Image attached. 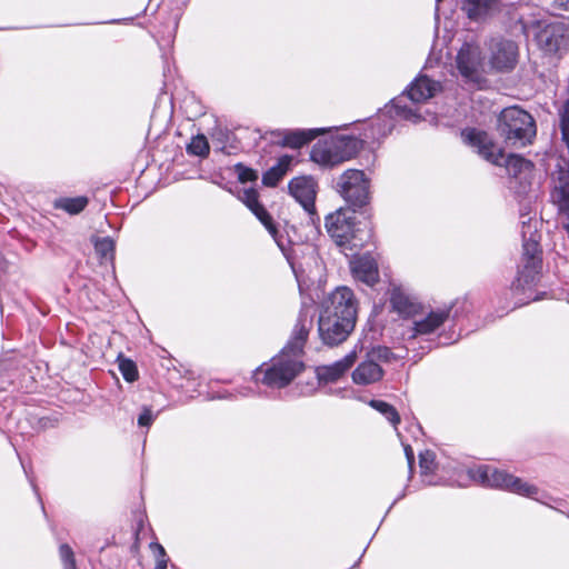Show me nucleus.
Returning a JSON list of instances; mask_svg holds the SVG:
<instances>
[{
  "label": "nucleus",
  "mask_w": 569,
  "mask_h": 569,
  "mask_svg": "<svg viewBox=\"0 0 569 569\" xmlns=\"http://www.w3.org/2000/svg\"><path fill=\"white\" fill-rule=\"evenodd\" d=\"M64 569H77V568H76V565H73V566L69 565V567H67Z\"/></svg>",
  "instance_id": "nucleus-44"
},
{
  "label": "nucleus",
  "mask_w": 569,
  "mask_h": 569,
  "mask_svg": "<svg viewBox=\"0 0 569 569\" xmlns=\"http://www.w3.org/2000/svg\"><path fill=\"white\" fill-rule=\"evenodd\" d=\"M119 369L123 376V378L132 382L138 378V370L133 361L123 359L119 363Z\"/></svg>",
  "instance_id": "nucleus-37"
},
{
  "label": "nucleus",
  "mask_w": 569,
  "mask_h": 569,
  "mask_svg": "<svg viewBox=\"0 0 569 569\" xmlns=\"http://www.w3.org/2000/svg\"><path fill=\"white\" fill-rule=\"evenodd\" d=\"M187 151L191 154L206 157L209 153V143L207 138L202 134L196 136L187 146Z\"/></svg>",
  "instance_id": "nucleus-34"
},
{
  "label": "nucleus",
  "mask_w": 569,
  "mask_h": 569,
  "mask_svg": "<svg viewBox=\"0 0 569 569\" xmlns=\"http://www.w3.org/2000/svg\"><path fill=\"white\" fill-rule=\"evenodd\" d=\"M461 9L470 20L483 21L500 10V0H463Z\"/></svg>",
  "instance_id": "nucleus-22"
},
{
  "label": "nucleus",
  "mask_w": 569,
  "mask_h": 569,
  "mask_svg": "<svg viewBox=\"0 0 569 569\" xmlns=\"http://www.w3.org/2000/svg\"><path fill=\"white\" fill-rule=\"evenodd\" d=\"M114 247V241L110 237L98 238L94 241V250L103 261H113Z\"/></svg>",
  "instance_id": "nucleus-32"
},
{
  "label": "nucleus",
  "mask_w": 569,
  "mask_h": 569,
  "mask_svg": "<svg viewBox=\"0 0 569 569\" xmlns=\"http://www.w3.org/2000/svg\"><path fill=\"white\" fill-rule=\"evenodd\" d=\"M332 140L343 162L353 158L362 147V141L353 136H332Z\"/></svg>",
  "instance_id": "nucleus-27"
},
{
  "label": "nucleus",
  "mask_w": 569,
  "mask_h": 569,
  "mask_svg": "<svg viewBox=\"0 0 569 569\" xmlns=\"http://www.w3.org/2000/svg\"><path fill=\"white\" fill-rule=\"evenodd\" d=\"M392 127H393V124H392V123H390V124L388 126V131H391Z\"/></svg>",
  "instance_id": "nucleus-45"
},
{
  "label": "nucleus",
  "mask_w": 569,
  "mask_h": 569,
  "mask_svg": "<svg viewBox=\"0 0 569 569\" xmlns=\"http://www.w3.org/2000/svg\"><path fill=\"white\" fill-rule=\"evenodd\" d=\"M468 475L475 482L490 488L507 490L509 492L538 500L537 486L523 481L505 470L492 466L481 465L468 470Z\"/></svg>",
  "instance_id": "nucleus-2"
},
{
  "label": "nucleus",
  "mask_w": 569,
  "mask_h": 569,
  "mask_svg": "<svg viewBox=\"0 0 569 569\" xmlns=\"http://www.w3.org/2000/svg\"><path fill=\"white\" fill-rule=\"evenodd\" d=\"M305 370L302 357L282 349L266 368H258L254 372L257 381L270 388H284Z\"/></svg>",
  "instance_id": "nucleus-3"
},
{
  "label": "nucleus",
  "mask_w": 569,
  "mask_h": 569,
  "mask_svg": "<svg viewBox=\"0 0 569 569\" xmlns=\"http://www.w3.org/2000/svg\"><path fill=\"white\" fill-rule=\"evenodd\" d=\"M312 328V318L305 310H301L293 328L291 339L282 349H288L298 356H303V347Z\"/></svg>",
  "instance_id": "nucleus-18"
},
{
  "label": "nucleus",
  "mask_w": 569,
  "mask_h": 569,
  "mask_svg": "<svg viewBox=\"0 0 569 569\" xmlns=\"http://www.w3.org/2000/svg\"><path fill=\"white\" fill-rule=\"evenodd\" d=\"M440 82L433 81L427 76L417 77L407 90V96L412 102H423L440 91Z\"/></svg>",
  "instance_id": "nucleus-23"
},
{
  "label": "nucleus",
  "mask_w": 569,
  "mask_h": 569,
  "mask_svg": "<svg viewBox=\"0 0 569 569\" xmlns=\"http://www.w3.org/2000/svg\"><path fill=\"white\" fill-rule=\"evenodd\" d=\"M368 357H370L375 362H390L392 360H397L398 357L387 347H377L373 348L369 353Z\"/></svg>",
  "instance_id": "nucleus-36"
},
{
  "label": "nucleus",
  "mask_w": 569,
  "mask_h": 569,
  "mask_svg": "<svg viewBox=\"0 0 569 569\" xmlns=\"http://www.w3.org/2000/svg\"><path fill=\"white\" fill-rule=\"evenodd\" d=\"M505 167L510 176L509 188L518 194L526 193L531 184L532 162L520 156L510 154L505 160Z\"/></svg>",
  "instance_id": "nucleus-11"
},
{
  "label": "nucleus",
  "mask_w": 569,
  "mask_h": 569,
  "mask_svg": "<svg viewBox=\"0 0 569 569\" xmlns=\"http://www.w3.org/2000/svg\"><path fill=\"white\" fill-rule=\"evenodd\" d=\"M558 212L561 218L563 229L569 232V201L558 206Z\"/></svg>",
  "instance_id": "nucleus-41"
},
{
  "label": "nucleus",
  "mask_w": 569,
  "mask_h": 569,
  "mask_svg": "<svg viewBox=\"0 0 569 569\" xmlns=\"http://www.w3.org/2000/svg\"><path fill=\"white\" fill-rule=\"evenodd\" d=\"M291 161L290 156L279 158L278 162L263 173L262 183L267 187H276L288 172Z\"/></svg>",
  "instance_id": "nucleus-28"
},
{
  "label": "nucleus",
  "mask_w": 569,
  "mask_h": 569,
  "mask_svg": "<svg viewBox=\"0 0 569 569\" xmlns=\"http://www.w3.org/2000/svg\"><path fill=\"white\" fill-rule=\"evenodd\" d=\"M456 63L463 78L470 81L478 80L483 69L480 47L475 43H465L458 51Z\"/></svg>",
  "instance_id": "nucleus-13"
},
{
  "label": "nucleus",
  "mask_w": 569,
  "mask_h": 569,
  "mask_svg": "<svg viewBox=\"0 0 569 569\" xmlns=\"http://www.w3.org/2000/svg\"><path fill=\"white\" fill-rule=\"evenodd\" d=\"M239 198L241 201L252 211V213L260 220V222L266 227L269 233L272 236L274 241L279 243L278 240V230L272 221L271 216L267 212L263 206L258 200V192L252 188H244Z\"/></svg>",
  "instance_id": "nucleus-15"
},
{
  "label": "nucleus",
  "mask_w": 569,
  "mask_h": 569,
  "mask_svg": "<svg viewBox=\"0 0 569 569\" xmlns=\"http://www.w3.org/2000/svg\"><path fill=\"white\" fill-rule=\"evenodd\" d=\"M89 199L84 196L73 198L63 197L54 200L53 207L66 211L69 214H78L88 206Z\"/></svg>",
  "instance_id": "nucleus-30"
},
{
  "label": "nucleus",
  "mask_w": 569,
  "mask_h": 569,
  "mask_svg": "<svg viewBox=\"0 0 569 569\" xmlns=\"http://www.w3.org/2000/svg\"><path fill=\"white\" fill-rule=\"evenodd\" d=\"M369 406L380 412L395 427L400 422V416L396 408L382 400H370Z\"/></svg>",
  "instance_id": "nucleus-33"
},
{
  "label": "nucleus",
  "mask_w": 569,
  "mask_h": 569,
  "mask_svg": "<svg viewBox=\"0 0 569 569\" xmlns=\"http://www.w3.org/2000/svg\"><path fill=\"white\" fill-rule=\"evenodd\" d=\"M310 158L313 162L323 167H335L343 162L332 137L318 141L312 147Z\"/></svg>",
  "instance_id": "nucleus-19"
},
{
  "label": "nucleus",
  "mask_w": 569,
  "mask_h": 569,
  "mask_svg": "<svg viewBox=\"0 0 569 569\" xmlns=\"http://www.w3.org/2000/svg\"><path fill=\"white\" fill-rule=\"evenodd\" d=\"M419 466H420L422 476H428V475L432 473L437 467L435 452H432L430 450L420 452Z\"/></svg>",
  "instance_id": "nucleus-35"
},
{
  "label": "nucleus",
  "mask_w": 569,
  "mask_h": 569,
  "mask_svg": "<svg viewBox=\"0 0 569 569\" xmlns=\"http://www.w3.org/2000/svg\"><path fill=\"white\" fill-rule=\"evenodd\" d=\"M553 2L566 11H569V0H553Z\"/></svg>",
  "instance_id": "nucleus-43"
},
{
  "label": "nucleus",
  "mask_w": 569,
  "mask_h": 569,
  "mask_svg": "<svg viewBox=\"0 0 569 569\" xmlns=\"http://www.w3.org/2000/svg\"><path fill=\"white\" fill-rule=\"evenodd\" d=\"M336 189L353 211L370 201V180L362 170H346L338 178Z\"/></svg>",
  "instance_id": "nucleus-6"
},
{
  "label": "nucleus",
  "mask_w": 569,
  "mask_h": 569,
  "mask_svg": "<svg viewBox=\"0 0 569 569\" xmlns=\"http://www.w3.org/2000/svg\"><path fill=\"white\" fill-rule=\"evenodd\" d=\"M463 142L470 146L476 152L488 162L500 166L505 158L503 151L499 148L492 139L481 130L466 129L461 132Z\"/></svg>",
  "instance_id": "nucleus-10"
},
{
  "label": "nucleus",
  "mask_w": 569,
  "mask_h": 569,
  "mask_svg": "<svg viewBox=\"0 0 569 569\" xmlns=\"http://www.w3.org/2000/svg\"><path fill=\"white\" fill-rule=\"evenodd\" d=\"M149 549L154 559V566L151 567L150 562L141 561L140 565L142 569H166L167 568V555L164 548L158 542H150Z\"/></svg>",
  "instance_id": "nucleus-31"
},
{
  "label": "nucleus",
  "mask_w": 569,
  "mask_h": 569,
  "mask_svg": "<svg viewBox=\"0 0 569 569\" xmlns=\"http://www.w3.org/2000/svg\"><path fill=\"white\" fill-rule=\"evenodd\" d=\"M450 316V308H442L428 312L425 317L413 320L409 338L413 339L417 336L430 335L441 327Z\"/></svg>",
  "instance_id": "nucleus-16"
},
{
  "label": "nucleus",
  "mask_w": 569,
  "mask_h": 569,
  "mask_svg": "<svg viewBox=\"0 0 569 569\" xmlns=\"http://www.w3.org/2000/svg\"><path fill=\"white\" fill-rule=\"evenodd\" d=\"M490 67L496 71H509L517 64L518 47L511 40L495 38L490 41Z\"/></svg>",
  "instance_id": "nucleus-12"
},
{
  "label": "nucleus",
  "mask_w": 569,
  "mask_h": 569,
  "mask_svg": "<svg viewBox=\"0 0 569 569\" xmlns=\"http://www.w3.org/2000/svg\"><path fill=\"white\" fill-rule=\"evenodd\" d=\"M537 42L548 54H562L569 49V24L555 21L545 26L537 34Z\"/></svg>",
  "instance_id": "nucleus-7"
},
{
  "label": "nucleus",
  "mask_w": 569,
  "mask_h": 569,
  "mask_svg": "<svg viewBox=\"0 0 569 569\" xmlns=\"http://www.w3.org/2000/svg\"><path fill=\"white\" fill-rule=\"evenodd\" d=\"M356 359V351H351L331 365L319 366L316 370L319 381L325 383L338 381L353 366Z\"/></svg>",
  "instance_id": "nucleus-20"
},
{
  "label": "nucleus",
  "mask_w": 569,
  "mask_h": 569,
  "mask_svg": "<svg viewBox=\"0 0 569 569\" xmlns=\"http://www.w3.org/2000/svg\"><path fill=\"white\" fill-rule=\"evenodd\" d=\"M352 209L340 208L326 218V229L341 251L348 256L363 246Z\"/></svg>",
  "instance_id": "nucleus-4"
},
{
  "label": "nucleus",
  "mask_w": 569,
  "mask_h": 569,
  "mask_svg": "<svg viewBox=\"0 0 569 569\" xmlns=\"http://www.w3.org/2000/svg\"><path fill=\"white\" fill-rule=\"evenodd\" d=\"M405 455H406V458L408 461L409 469L411 471L413 462H415V453H413L412 448L409 445L405 446Z\"/></svg>",
  "instance_id": "nucleus-42"
},
{
  "label": "nucleus",
  "mask_w": 569,
  "mask_h": 569,
  "mask_svg": "<svg viewBox=\"0 0 569 569\" xmlns=\"http://www.w3.org/2000/svg\"><path fill=\"white\" fill-rule=\"evenodd\" d=\"M521 236L523 239V252L521 269L519 270L517 289L531 288L538 280L541 269V250L539 248V236L537 233V221H532L528 214H521Z\"/></svg>",
  "instance_id": "nucleus-1"
},
{
  "label": "nucleus",
  "mask_w": 569,
  "mask_h": 569,
  "mask_svg": "<svg viewBox=\"0 0 569 569\" xmlns=\"http://www.w3.org/2000/svg\"><path fill=\"white\" fill-rule=\"evenodd\" d=\"M390 303L392 309L403 318H416L422 309L421 305L400 287L392 288Z\"/></svg>",
  "instance_id": "nucleus-21"
},
{
  "label": "nucleus",
  "mask_w": 569,
  "mask_h": 569,
  "mask_svg": "<svg viewBox=\"0 0 569 569\" xmlns=\"http://www.w3.org/2000/svg\"><path fill=\"white\" fill-rule=\"evenodd\" d=\"M356 322L348 318L320 313L318 332L322 342L333 347L342 343L355 329Z\"/></svg>",
  "instance_id": "nucleus-8"
},
{
  "label": "nucleus",
  "mask_w": 569,
  "mask_h": 569,
  "mask_svg": "<svg viewBox=\"0 0 569 569\" xmlns=\"http://www.w3.org/2000/svg\"><path fill=\"white\" fill-rule=\"evenodd\" d=\"M381 116H389L390 118L398 117L411 122H419L421 117L412 108L402 104V98L392 100L390 106H386Z\"/></svg>",
  "instance_id": "nucleus-29"
},
{
  "label": "nucleus",
  "mask_w": 569,
  "mask_h": 569,
  "mask_svg": "<svg viewBox=\"0 0 569 569\" xmlns=\"http://www.w3.org/2000/svg\"><path fill=\"white\" fill-rule=\"evenodd\" d=\"M321 313L343 317L350 321L357 320V301L352 290L348 287H339L322 303Z\"/></svg>",
  "instance_id": "nucleus-9"
},
{
  "label": "nucleus",
  "mask_w": 569,
  "mask_h": 569,
  "mask_svg": "<svg viewBox=\"0 0 569 569\" xmlns=\"http://www.w3.org/2000/svg\"><path fill=\"white\" fill-rule=\"evenodd\" d=\"M552 202L558 207L569 202V162L560 159L552 172Z\"/></svg>",
  "instance_id": "nucleus-17"
},
{
  "label": "nucleus",
  "mask_w": 569,
  "mask_h": 569,
  "mask_svg": "<svg viewBox=\"0 0 569 569\" xmlns=\"http://www.w3.org/2000/svg\"><path fill=\"white\" fill-rule=\"evenodd\" d=\"M383 376V370L379 363L370 357L362 361L352 372V380L357 385H370L379 381Z\"/></svg>",
  "instance_id": "nucleus-25"
},
{
  "label": "nucleus",
  "mask_w": 569,
  "mask_h": 569,
  "mask_svg": "<svg viewBox=\"0 0 569 569\" xmlns=\"http://www.w3.org/2000/svg\"><path fill=\"white\" fill-rule=\"evenodd\" d=\"M330 129L320 128V129H308V130H288L283 132L282 144L286 147H290L293 149L301 148L302 146L309 143L318 136L329 132Z\"/></svg>",
  "instance_id": "nucleus-26"
},
{
  "label": "nucleus",
  "mask_w": 569,
  "mask_h": 569,
  "mask_svg": "<svg viewBox=\"0 0 569 569\" xmlns=\"http://www.w3.org/2000/svg\"><path fill=\"white\" fill-rule=\"evenodd\" d=\"M153 420H154V416H153L152 411L149 408L144 407L142 409V412L138 417V425L140 427H150L152 425Z\"/></svg>",
  "instance_id": "nucleus-40"
},
{
  "label": "nucleus",
  "mask_w": 569,
  "mask_h": 569,
  "mask_svg": "<svg viewBox=\"0 0 569 569\" xmlns=\"http://www.w3.org/2000/svg\"><path fill=\"white\" fill-rule=\"evenodd\" d=\"M288 189L290 194L302 206V208L308 213L315 212L317 182L312 177H296L290 180Z\"/></svg>",
  "instance_id": "nucleus-14"
},
{
  "label": "nucleus",
  "mask_w": 569,
  "mask_h": 569,
  "mask_svg": "<svg viewBox=\"0 0 569 569\" xmlns=\"http://www.w3.org/2000/svg\"><path fill=\"white\" fill-rule=\"evenodd\" d=\"M59 555L63 562V569L69 567V565H76L74 553L69 545L62 543L59 548Z\"/></svg>",
  "instance_id": "nucleus-39"
},
{
  "label": "nucleus",
  "mask_w": 569,
  "mask_h": 569,
  "mask_svg": "<svg viewBox=\"0 0 569 569\" xmlns=\"http://www.w3.org/2000/svg\"><path fill=\"white\" fill-rule=\"evenodd\" d=\"M236 171L238 173V178L241 182H250L256 181L258 179V173L251 168H248L243 164H237Z\"/></svg>",
  "instance_id": "nucleus-38"
},
{
  "label": "nucleus",
  "mask_w": 569,
  "mask_h": 569,
  "mask_svg": "<svg viewBox=\"0 0 569 569\" xmlns=\"http://www.w3.org/2000/svg\"><path fill=\"white\" fill-rule=\"evenodd\" d=\"M353 277L368 286H373L379 278L376 261L369 256L357 257L351 261Z\"/></svg>",
  "instance_id": "nucleus-24"
},
{
  "label": "nucleus",
  "mask_w": 569,
  "mask_h": 569,
  "mask_svg": "<svg viewBox=\"0 0 569 569\" xmlns=\"http://www.w3.org/2000/svg\"><path fill=\"white\" fill-rule=\"evenodd\" d=\"M498 131L508 143L526 146L536 136V124L530 113L519 107H509L499 116Z\"/></svg>",
  "instance_id": "nucleus-5"
}]
</instances>
